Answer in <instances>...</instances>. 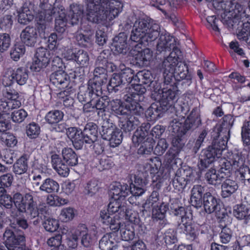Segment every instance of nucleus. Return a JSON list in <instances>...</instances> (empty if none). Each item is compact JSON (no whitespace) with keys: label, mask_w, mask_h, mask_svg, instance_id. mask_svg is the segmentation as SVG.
<instances>
[{"label":"nucleus","mask_w":250,"mask_h":250,"mask_svg":"<svg viewBox=\"0 0 250 250\" xmlns=\"http://www.w3.org/2000/svg\"><path fill=\"white\" fill-rule=\"evenodd\" d=\"M24 45L22 43H17L11 49L10 51L11 58L15 61H18L21 56L25 53Z\"/></svg>","instance_id":"51"},{"label":"nucleus","mask_w":250,"mask_h":250,"mask_svg":"<svg viewBox=\"0 0 250 250\" xmlns=\"http://www.w3.org/2000/svg\"><path fill=\"white\" fill-rule=\"evenodd\" d=\"M188 68L187 64L184 62H178L177 66L174 68L173 74V81L176 79L181 81L185 79H188Z\"/></svg>","instance_id":"36"},{"label":"nucleus","mask_w":250,"mask_h":250,"mask_svg":"<svg viewBox=\"0 0 250 250\" xmlns=\"http://www.w3.org/2000/svg\"><path fill=\"white\" fill-rule=\"evenodd\" d=\"M143 111L138 113H125L123 117L120 119L119 126L124 131L129 132L133 130L136 126L139 125L140 123V116Z\"/></svg>","instance_id":"16"},{"label":"nucleus","mask_w":250,"mask_h":250,"mask_svg":"<svg viewBox=\"0 0 250 250\" xmlns=\"http://www.w3.org/2000/svg\"><path fill=\"white\" fill-rule=\"evenodd\" d=\"M179 49H175L172 51L169 55L166 58L162 63V69H163L164 79L169 78L173 79L174 68L178 63V56L180 54Z\"/></svg>","instance_id":"13"},{"label":"nucleus","mask_w":250,"mask_h":250,"mask_svg":"<svg viewBox=\"0 0 250 250\" xmlns=\"http://www.w3.org/2000/svg\"><path fill=\"white\" fill-rule=\"evenodd\" d=\"M101 135L104 140L109 142V145L112 147L118 146L123 140V133L121 130L112 126L106 127L103 126Z\"/></svg>","instance_id":"15"},{"label":"nucleus","mask_w":250,"mask_h":250,"mask_svg":"<svg viewBox=\"0 0 250 250\" xmlns=\"http://www.w3.org/2000/svg\"><path fill=\"white\" fill-rule=\"evenodd\" d=\"M63 161L70 166H75L78 164V157L71 148H64L62 151Z\"/></svg>","instance_id":"37"},{"label":"nucleus","mask_w":250,"mask_h":250,"mask_svg":"<svg viewBox=\"0 0 250 250\" xmlns=\"http://www.w3.org/2000/svg\"><path fill=\"white\" fill-rule=\"evenodd\" d=\"M150 128L149 123H143L138 127L132 136V142L135 146H141L139 149L140 153L149 154L153 150L154 140L152 138H147Z\"/></svg>","instance_id":"8"},{"label":"nucleus","mask_w":250,"mask_h":250,"mask_svg":"<svg viewBox=\"0 0 250 250\" xmlns=\"http://www.w3.org/2000/svg\"><path fill=\"white\" fill-rule=\"evenodd\" d=\"M22 42L29 46H32L37 42L38 34L37 29L33 26L26 27L21 33Z\"/></svg>","instance_id":"24"},{"label":"nucleus","mask_w":250,"mask_h":250,"mask_svg":"<svg viewBox=\"0 0 250 250\" xmlns=\"http://www.w3.org/2000/svg\"><path fill=\"white\" fill-rule=\"evenodd\" d=\"M97 167L100 171L109 169L113 166L111 158L106 155H102L97 158Z\"/></svg>","instance_id":"47"},{"label":"nucleus","mask_w":250,"mask_h":250,"mask_svg":"<svg viewBox=\"0 0 250 250\" xmlns=\"http://www.w3.org/2000/svg\"><path fill=\"white\" fill-rule=\"evenodd\" d=\"M78 237L81 238V244L85 247H90L93 243L94 237L92 235L91 232L89 231L86 226L82 224L78 226L75 230Z\"/></svg>","instance_id":"26"},{"label":"nucleus","mask_w":250,"mask_h":250,"mask_svg":"<svg viewBox=\"0 0 250 250\" xmlns=\"http://www.w3.org/2000/svg\"><path fill=\"white\" fill-rule=\"evenodd\" d=\"M74 61L81 66L87 67L89 61L88 53L83 50H78Z\"/></svg>","instance_id":"52"},{"label":"nucleus","mask_w":250,"mask_h":250,"mask_svg":"<svg viewBox=\"0 0 250 250\" xmlns=\"http://www.w3.org/2000/svg\"><path fill=\"white\" fill-rule=\"evenodd\" d=\"M1 81L2 84L5 87L11 86L16 82L13 68L9 67L4 70L2 75Z\"/></svg>","instance_id":"42"},{"label":"nucleus","mask_w":250,"mask_h":250,"mask_svg":"<svg viewBox=\"0 0 250 250\" xmlns=\"http://www.w3.org/2000/svg\"><path fill=\"white\" fill-rule=\"evenodd\" d=\"M52 83L60 88L66 87L69 83V77L62 69H59L53 73L50 76Z\"/></svg>","instance_id":"25"},{"label":"nucleus","mask_w":250,"mask_h":250,"mask_svg":"<svg viewBox=\"0 0 250 250\" xmlns=\"http://www.w3.org/2000/svg\"><path fill=\"white\" fill-rule=\"evenodd\" d=\"M82 132L85 143L90 144L97 141L98 135V126L93 123L86 124Z\"/></svg>","instance_id":"28"},{"label":"nucleus","mask_w":250,"mask_h":250,"mask_svg":"<svg viewBox=\"0 0 250 250\" xmlns=\"http://www.w3.org/2000/svg\"><path fill=\"white\" fill-rule=\"evenodd\" d=\"M205 177L208 183L212 185H216L220 183L222 179L224 178V175L221 173H217L214 169L209 170L206 173Z\"/></svg>","instance_id":"48"},{"label":"nucleus","mask_w":250,"mask_h":250,"mask_svg":"<svg viewBox=\"0 0 250 250\" xmlns=\"http://www.w3.org/2000/svg\"><path fill=\"white\" fill-rule=\"evenodd\" d=\"M194 179L191 170L178 169L173 179V184L180 190L184 188L188 182L193 181Z\"/></svg>","instance_id":"22"},{"label":"nucleus","mask_w":250,"mask_h":250,"mask_svg":"<svg viewBox=\"0 0 250 250\" xmlns=\"http://www.w3.org/2000/svg\"><path fill=\"white\" fill-rule=\"evenodd\" d=\"M59 185L54 180L48 178L43 180L39 189L47 193L57 192L59 190Z\"/></svg>","instance_id":"35"},{"label":"nucleus","mask_w":250,"mask_h":250,"mask_svg":"<svg viewBox=\"0 0 250 250\" xmlns=\"http://www.w3.org/2000/svg\"><path fill=\"white\" fill-rule=\"evenodd\" d=\"M146 92V88L141 84L135 83L131 86L126 87L123 93V99L127 104L123 105L119 99L108 101V105L117 115L124 116L125 113L133 112L138 113L143 111L139 104L144 99L143 94Z\"/></svg>","instance_id":"3"},{"label":"nucleus","mask_w":250,"mask_h":250,"mask_svg":"<svg viewBox=\"0 0 250 250\" xmlns=\"http://www.w3.org/2000/svg\"><path fill=\"white\" fill-rule=\"evenodd\" d=\"M159 194L157 191H153L149 197L143 204V208L146 211L150 210L151 208H154L155 204L158 201Z\"/></svg>","instance_id":"59"},{"label":"nucleus","mask_w":250,"mask_h":250,"mask_svg":"<svg viewBox=\"0 0 250 250\" xmlns=\"http://www.w3.org/2000/svg\"><path fill=\"white\" fill-rule=\"evenodd\" d=\"M27 116V113L22 109L14 110L11 114L12 121L17 123L23 122Z\"/></svg>","instance_id":"64"},{"label":"nucleus","mask_w":250,"mask_h":250,"mask_svg":"<svg viewBox=\"0 0 250 250\" xmlns=\"http://www.w3.org/2000/svg\"><path fill=\"white\" fill-rule=\"evenodd\" d=\"M151 4L159 9L165 15L167 14V11L171 10L174 4V2L171 3L170 1L167 2L166 0H151Z\"/></svg>","instance_id":"46"},{"label":"nucleus","mask_w":250,"mask_h":250,"mask_svg":"<svg viewBox=\"0 0 250 250\" xmlns=\"http://www.w3.org/2000/svg\"><path fill=\"white\" fill-rule=\"evenodd\" d=\"M234 192V181L230 178L226 179L222 185V195L224 198L229 196Z\"/></svg>","instance_id":"49"},{"label":"nucleus","mask_w":250,"mask_h":250,"mask_svg":"<svg viewBox=\"0 0 250 250\" xmlns=\"http://www.w3.org/2000/svg\"><path fill=\"white\" fill-rule=\"evenodd\" d=\"M201 124V120L197 108L192 109L183 125L176 119L173 120L170 124V127L172 132L177 134L172 138L171 141L174 148L179 150L184 145V141L179 136L181 132L184 134L187 131L197 127Z\"/></svg>","instance_id":"7"},{"label":"nucleus","mask_w":250,"mask_h":250,"mask_svg":"<svg viewBox=\"0 0 250 250\" xmlns=\"http://www.w3.org/2000/svg\"><path fill=\"white\" fill-rule=\"evenodd\" d=\"M108 104V100L106 97H101L94 100V105L96 111H98L99 116H103L104 112Z\"/></svg>","instance_id":"56"},{"label":"nucleus","mask_w":250,"mask_h":250,"mask_svg":"<svg viewBox=\"0 0 250 250\" xmlns=\"http://www.w3.org/2000/svg\"><path fill=\"white\" fill-rule=\"evenodd\" d=\"M76 214V211L73 208H64L61 211L60 219L62 222H68L71 221Z\"/></svg>","instance_id":"50"},{"label":"nucleus","mask_w":250,"mask_h":250,"mask_svg":"<svg viewBox=\"0 0 250 250\" xmlns=\"http://www.w3.org/2000/svg\"><path fill=\"white\" fill-rule=\"evenodd\" d=\"M13 198L10 195L7 194L3 197L0 198V207L5 210L6 212L13 217L17 216V211L16 209L13 208Z\"/></svg>","instance_id":"33"},{"label":"nucleus","mask_w":250,"mask_h":250,"mask_svg":"<svg viewBox=\"0 0 250 250\" xmlns=\"http://www.w3.org/2000/svg\"><path fill=\"white\" fill-rule=\"evenodd\" d=\"M104 83L102 79H100V80H90L87 86L89 96L91 97L100 96L102 93V85Z\"/></svg>","instance_id":"38"},{"label":"nucleus","mask_w":250,"mask_h":250,"mask_svg":"<svg viewBox=\"0 0 250 250\" xmlns=\"http://www.w3.org/2000/svg\"><path fill=\"white\" fill-rule=\"evenodd\" d=\"M204 207L206 212L211 213L215 212L219 219L225 217V210L221 208V205L210 193H206L203 197Z\"/></svg>","instance_id":"12"},{"label":"nucleus","mask_w":250,"mask_h":250,"mask_svg":"<svg viewBox=\"0 0 250 250\" xmlns=\"http://www.w3.org/2000/svg\"><path fill=\"white\" fill-rule=\"evenodd\" d=\"M220 172L222 175H229L233 170L232 164L225 159H221L219 161Z\"/></svg>","instance_id":"61"},{"label":"nucleus","mask_w":250,"mask_h":250,"mask_svg":"<svg viewBox=\"0 0 250 250\" xmlns=\"http://www.w3.org/2000/svg\"><path fill=\"white\" fill-rule=\"evenodd\" d=\"M158 24L147 18L135 20L130 35V39L135 42L144 43L155 41L160 34Z\"/></svg>","instance_id":"6"},{"label":"nucleus","mask_w":250,"mask_h":250,"mask_svg":"<svg viewBox=\"0 0 250 250\" xmlns=\"http://www.w3.org/2000/svg\"><path fill=\"white\" fill-rule=\"evenodd\" d=\"M119 68L121 70V72L119 74L125 84L126 83H130L133 81L136 82V78H135V75L131 69L128 67H125L124 64H121L119 66Z\"/></svg>","instance_id":"40"},{"label":"nucleus","mask_w":250,"mask_h":250,"mask_svg":"<svg viewBox=\"0 0 250 250\" xmlns=\"http://www.w3.org/2000/svg\"><path fill=\"white\" fill-rule=\"evenodd\" d=\"M17 13L18 14V21L21 24H27L34 19V15L27 4H23L21 8L18 10Z\"/></svg>","instance_id":"34"},{"label":"nucleus","mask_w":250,"mask_h":250,"mask_svg":"<svg viewBox=\"0 0 250 250\" xmlns=\"http://www.w3.org/2000/svg\"><path fill=\"white\" fill-rule=\"evenodd\" d=\"M204 191V187L196 185L193 186L191 190L190 202L191 205L196 207H201L202 203V194Z\"/></svg>","instance_id":"32"},{"label":"nucleus","mask_w":250,"mask_h":250,"mask_svg":"<svg viewBox=\"0 0 250 250\" xmlns=\"http://www.w3.org/2000/svg\"><path fill=\"white\" fill-rule=\"evenodd\" d=\"M5 96L6 99L0 100V110L7 112L11 110L19 108L21 105V103L18 100V93L13 90L6 91Z\"/></svg>","instance_id":"17"},{"label":"nucleus","mask_w":250,"mask_h":250,"mask_svg":"<svg viewBox=\"0 0 250 250\" xmlns=\"http://www.w3.org/2000/svg\"><path fill=\"white\" fill-rule=\"evenodd\" d=\"M214 132L217 134V138L214 139L210 146L217 152L218 155H221L223 151L226 148L227 143V138L226 136L227 130L223 129L222 127L219 125L215 127Z\"/></svg>","instance_id":"20"},{"label":"nucleus","mask_w":250,"mask_h":250,"mask_svg":"<svg viewBox=\"0 0 250 250\" xmlns=\"http://www.w3.org/2000/svg\"><path fill=\"white\" fill-rule=\"evenodd\" d=\"M122 84H125L120 74H114L109 83L110 89L114 90L115 92L118 91L119 90L118 87H120Z\"/></svg>","instance_id":"63"},{"label":"nucleus","mask_w":250,"mask_h":250,"mask_svg":"<svg viewBox=\"0 0 250 250\" xmlns=\"http://www.w3.org/2000/svg\"><path fill=\"white\" fill-rule=\"evenodd\" d=\"M86 17L88 21L100 23L107 20L111 21L117 17L123 7L118 0H111L105 8L100 5L101 0H86Z\"/></svg>","instance_id":"4"},{"label":"nucleus","mask_w":250,"mask_h":250,"mask_svg":"<svg viewBox=\"0 0 250 250\" xmlns=\"http://www.w3.org/2000/svg\"><path fill=\"white\" fill-rule=\"evenodd\" d=\"M51 163L53 167L58 173L62 176L66 177L69 172L68 165L61 160V158L57 154L51 156Z\"/></svg>","instance_id":"29"},{"label":"nucleus","mask_w":250,"mask_h":250,"mask_svg":"<svg viewBox=\"0 0 250 250\" xmlns=\"http://www.w3.org/2000/svg\"><path fill=\"white\" fill-rule=\"evenodd\" d=\"M200 227L198 224L192 223L191 218H184L182 222L179 223V229L190 240H194L197 237Z\"/></svg>","instance_id":"19"},{"label":"nucleus","mask_w":250,"mask_h":250,"mask_svg":"<svg viewBox=\"0 0 250 250\" xmlns=\"http://www.w3.org/2000/svg\"><path fill=\"white\" fill-rule=\"evenodd\" d=\"M57 0H40V10L37 16L38 19L37 28L39 33L42 37L44 36V30L46 28V22L52 20L53 14H56L55 19V29L60 33L65 31L67 22L70 21L72 25L77 24L81 19L83 11L79 5H73L70 6V10L68 17L66 16L64 9L62 6L54 7Z\"/></svg>","instance_id":"1"},{"label":"nucleus","mask_w":250,"mask_h":250,"mask_svg":"<svg viewBox=\"0 0 250 250\" xmlns=\"http://www.w3.org/2000/svg\"><path fill=\"white\" fill-rule=\"evenodd\" d=\"M143 43L138 42L133 45L130 50V55L134 58L139 64L147 65L152 58V51L149 48L142 49Z\"/></svg>","instance_id":"14"},{"label":"nucleus","mask_w":250,"mask_h":250,"mask_svg":"<svg viewBox=\"0 0 250 250\" xmlns=\"http://www.w3.org/2000/svg\"><path fill=\"white\" fill-rule=\"evenodd\" d=\"M221 155H218L217 152L210 146L203 150L199 157V162L198 164L199 169L204 170L214 162L216 158H218Z\"/></svg>","instance_id":"18"},{"label":"nucleus","mask_w":250,"mask_h":250,"mask_svg":"<svg viewBox=\"0 0 250 250\" xmlns=\"http://www.w3.org/2000/svg\"><path fill=\"white\" fill-rule=\"evenodd\" d=\"M63 113L60 110H54L48 112L45 117V121L49 124H55L63 118Z\"/></svg>","instance_id":"44"},{"label":"nucleus","mask_w":250,"mask_h":250,"mask_svg":"<svg viewBox=\"0 0 250 250\" xmlns=\"http://www.w3.org/2000/svg\"><path fill=\"white\" fill-rule=\"evenodd\" d=\"M67 134L71 140L74 147L77 149H81L85 142L82 131L72 127L68 129Z\"/></svg>","instance_id":"30"},{"label":"nucleus","mask_w":250,"mask_h":250,"mask_svg":"<svg viewBox=\"0 0 250 250\" xmlns=\"http://www.w3.org/2000/svg\"><path fill=\"white\" fill-rule=\"evenodd\" d=\"M151 86V98L158 102L163 110H167L177 102L179 90L173 79L167 78L162 83L153 82Z\"/></svg>","instance_id":"5"},{"label":"nucleus","mask_w":250,"mask_h":250,"mask_svg":"<svg viewBox=\"0 0 250 250\" xmlns=\"http://www.w3.org/2000/svg\"><path fill=\"white\" fill-rule=\"evenodd\" d=\"M147 183L146 178L139 175L135 176L134 183L129 188L126 184L115 183L111 188L112 198L108 205V211L119 218H123L127 208L126 197L129 193L135 196L142 195L146 190Z\"/></svg>","instance_id":"2"},{"label":"nucleus","mask_w":250,"mask_h":250,"mask_svg":"<svg viewBox=\"0 0 250 250\" xmlns=\"http://www.w3.org/2000/svg\"><path fill=\"white\" fill-rule=\"evenodd\" d=\"M28 169V163L25 157H21L13 166V171L18 175L25 173Z\"/></svg>","instance_id":"43"},{"label":"nucleus","mask_w":250,"mask_h":250,"mask_svg":"<svg viewBox=\"0 0 250 250\" xmlns=\"http://www.w3.org/2000/svg\"><path fill=\"white\" fill-rule=\"evenodd\" d=\"M127 37L125 33H120L113 39L111 49L115 53L125 54L128 50L126 44Z\"/></svg>","instance_id":"27"},{"label":"nucleus","mask_w":250,"mask_h":250,"mask_svg":"<svg viewBox=\"0 0 250 250\" xmlns=\"http://www.w3.org/2000/svg\"><path fill=\"white\" fill-rule=\"evenodd\" d=\"M40 132V126L35 123H31L28 125L26 128L27 135L30 138H36Z\"/></svg>","instance_id":"60"},{"label":"nucleus","mask_w":250,"mask_h":250,"mask_svg":"<svg viewBox=\"0 0 250 250\" xmlns=\"http://www.w3.org/2000/svg\"><path fill=\"white\" fill-rule=\"evenodd\" d=\"M53 51L43 47L38 48L30 65V69L33 71L39 72L41 69L46 67L53 57Z\"/></svg>","instance_id":"10"},{"label":"nucleus","mask_w":250,"mask_h":250,"mask_svg":"<svg viewBox=\"0 0 250 250\" xmlns=\"http://www.w3.org/2000/svg\"><path fill=\"white\" fill-rule=\"evenodd\" d=\"M13 202L20 212L26 213L31 218H35L38 215L36 205L33 201V196L30 193L23 196L20 193H16L13 196Z\"/></svg>","instance_id":"9"},{"label":"nucleus","mask_w":250,"mask_h":250,"mask_svg":"<svg viewBox=\"0 0 250 250\" xmlns=\"http://www.w3.org/2000/svg\"><path fill=\"white\" fill-rule=\"evenodd\" d=\"M241 136L244 144L250 148V121L244 123L242 127Z\"/></svg>","instance_id":"58"},{"label":"nucleus","mask_w":250,"mask_h":250,"mask_svg":"<svg viewBox=\"0 0 250 250\" xmlns=\"http://www.w3.org/2000/svg\"><path fill=\"white\" fill-rule=\"evenodd\" d=\"M99 188L98 181L96 179H92L86 184L84 192L88 196H93L98 192Z\"/></svg>","instance_id":"55"},{"label":"nucleus","mask_w":250,"mask_h":250,"mask_svg":"<svg viewBox=\"0 0 250 250\" xmlns=\"http://www.w3.org/2000/svg\"><path fill=\"white\" fill-rule=\"evenodd\" d=\"M222 22L227 26L229 30H233V23L234 19V10L232 9L231 10H225L224 13L222 15Z\"/></svg>","instance_id":"45"},{"label":"nucleus","mask_w":250,"mask_h":250,"mask_svg":"<svg viewBox=\"0 0 250 250\" xmlns=\"http://www.w3.org/2000/svg\"><path fill=\"white\" fill-rule=\"evenodd\" d=\"M239 167L237 171H235V175L237 177L239 176V178L245 181L246 179L249 180L250 177V170L246 166L244 165V160L242 158H240L239 155H235V165Z\"/></svg>","instance_id":"31"},{"label":"nucleus","mask_w":250,"mask_h":250,"mask_svg":"<svg viewBox=\"0 0 250 250\" xmlns=\"http://www.w3.org/2000/svg\"><path fill=\"white\" fill-rule=\"evenodd\" d=\"M160 114V110L158 105L152 104L146 111L145 115L148 121H155L157 119Z\"/></svg>","instance_id":"57"},{"label":"nucleus","mask_w":250,"mask_h":250,"mask_svg":"<svg viewBox=\"0 0 250 250\" xmlns=\"http://www.w3.org/2000/svg\"><path fill=\"white\" fill-rule=\"evenodd\" d=\"M121 246L123 247L124 245L117 242L116 234L114 232L104 234L99 241V248L102 250H113Z\"/></svg>","instance_id":"23"},{"label":"nucleus","mask_w":250,"mask_h":250,"mask_svg":"<svg viewBox=\"0 0 250 250\" xmlns=\"http://www.w3.org/2000/svg\"><path fill=\"white\" fill-rule=\"evenodd\" d=\"M235 217L238 219H244V223L247 224L248 223V219L249 218L248 216V209L243 205H238L237 209H235Z\"/></svg>","instance_id":"62"},{"label":"nucleus","mask_w":250,"mask_h":250,"mask_svg":"<svg viewBox=\"0 0 250 250\" xmlns=\"http://www.w3.org/2000/svg\"><path fill=\"white\" fill-rule=\"evenodd\" d=\"M16 83L20 85L25 84L29 78V71L25 67H19L14 69Z\"/></svg>","instance_id":"39"},{"label":"nucleus","mask_w":250,"mask_h":250,"mask_svg":"<svg viewBox=\"0 0 250 250\" xmlns=\"http://www.w3.org/2000/svg\"><path fill=\"white\" fill-rule=\"evenodd\" d=\"M3 239L8 250H30L26 249L24 244L25 237L21 234H15L10 229L5 231Z\"/></svg>","instance_id":"11"},{"label":"nucleus","mask_w":250,"mask_h":250,"mask_svg":"<svg viewBox=\"0 0 250 250\" xmlns=\"http://www.w3.org/2000/svg\"><path fill=\"white\" fill-rule=\"evenodd\" d=\"M160 37L157 45V50L160 52L170 51L172 48L178 49L175 47V40L166 31H160Z\"/></svg>","instance_id":"21"},{"label":"nucleus","mask_w":250,"mask_h":250,"mask_svg":"<svg viewBox=\"0 0 250 250\" xmlns=\"http://www.w3.org/2000/svg\"><path fill=\"white\" fill-rule=\"evenodd\" d=\"M46 203L50 206L60 207L68 203V200L57 195H49L46 199Z\"/></svg>","instance_id":"53"},{"label":"nucleus","mask_w":250,"mask_h":250,"mask_svg":"<svg viewBox=\"0 0 250 250\" xmlns=\"http://www.w3.org/2000/svg\"><path fill=\"white\" fill-rule=\"evenodd\" d=\"M135 78H136V82H141L142 83L147 84H148V87L150 88V90L151 91V83L153 82H157L156 81H153V76L150 72L148 70H143L139 71L135 75Z\"/></svg>","instance_id":"41"},{"label":"nucleus","mask_w":250,"mask_h":250,"mask_svg":"<svg viewBox=\"0 0 250 250\" xmlns=\"http://www.w3.org/2000/svg\"><path fill=\"white\" fill-rule=\"evenodd\" d=\"M237 30V38L240 41L247 42L250 34V22L247 21L243 23L241 28Z\"/></svg>","instance_id":"54"}]
</instances>
